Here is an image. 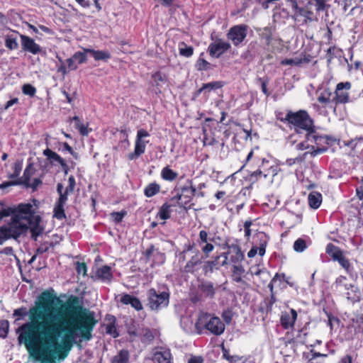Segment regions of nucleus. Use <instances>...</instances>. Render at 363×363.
I'll return each mask as SVG.
<instances>
[{
  "instance_id": "nucleus-5",
  "label": "nucleus",
  "mask_w": 363,
  "mask_h": 363,
  "mask_svg": "<svg viewBox=\"0 0 363 363\" xmlns=\"http://www.w3.org/2000/svg\"><path fill=\"white\" fill-rule=\"evenodd\" d=\"M284 121L292 125L298 133L302 130H309L313 128V121L306 111L297 112H289L286 113Z\"/></svg>"
},
{
  "instance_id": "nucleus-53",
  "label": "nucleus",
  "mask_w": 363,
  "mask_h": 363,
  "mask_svg": "<svg viewBox=\"0 0 363 363\" xmlns=\"http://www.w3.org/2000/svg\"><path fill=\"white\" fill-rule=\"evenodd\" d=\"M125 215V211L113 212L111 213V217L116 223H118L122 221Z\"/></svg>"
},
{
  "instance_id": "nucleus-18",
  "label": "nucleus",
  "mask_w": 363,
  "mask_h": 363,
  "mask_svg": "<svg viewBox=\"0 0 363 363\" xmlns=\"http://www.w3.org/2000/svg\"><path fill=\"white\" fill-rule=\"evenodd\" d=\"M148 143V140H139L135 139L134 152L128 154V160H134L142 155L145 152L146 145Z\"/></svg>"
},
{
  "instance_id": "nucleus-8",
  "label": "nucleus",
  "mask_w": 363,
  "mask_h": 363,
  "mask_svg": "<svg viewBox=\"0 0 363 363\" xmlns=\"http://www.w3.org/2000/svg\"><path fill=\"white\" fill-rule=\"evenodd\" d=\"M128 332L130 335L139 337L141 342L145 344H150L155 338L153 332L143 325H133L128 328Z\"/></svg>"
},
{
  "instance_id": "nucleus-22",
  "label": "nucleus",
  "mask_w": 363,
  "mask_h": 363,
  "mask_svg": "<svg viewBox=\"0 0 363 363\" xmlns=\"http://www.w3.org/2000/svg\"><path fill=\"white\" fill-rule=\"evenodd\" d=\"M308 200L310 207L313 209H317L321 204L322 195L317 191H313L309 194Z\"/></svg>"
},
{
  "instance_id": "nucleus-2",
  "label": "nucleus",
  "mask_w": 363,
  "mask_h": 363,
  "mask_svg": "<svg viewBox=\"0 0 363 363\" xmlns=\"http://www.w3.org/2000/svg\"><path fill=\"white\" fill-rule=\"evenodd\" d=\"M34 213L30 203H20L11 209L10 220L0 227V230L9 238L17 239L25 233L30 225V217Z\"/></svg>"
},
{
  "instance_id": "nucleus-30",
  "label": "nucleus",
  "mask_w": 363,
  "mask_h": 363,
  "mask_svg": "<svg viewBox=\"0 0 363 363\" xmlns=\"http://www.w3.org/2000/svg\"><path fill=\"white\" fill-rule=\"evenodd\" d=\"M333 94L330 89H325L321 91L318 97V101L323 104H328L334 102L333 98L332 99Z\"/></svg>"
},
{
  "instance_id": "nucleus-13",
  "label": "nucleus",
  "mask_w": 363,
  "mask_h": 363,
  "mask_svg": "<svg viewBox=\"0 0 363 363\" xmlns=\"http://www.w3.org/2000/svg\"><path fill=\"white\" fill-rule=\"evenodd\" d=\"M21 39V45L25 51H28L33 55L41 52L42 49L33 39L24 35H20Z\"/></svg>"
},
{
  "instance_id": "nucleus-44",
  "label": "nucleus",
  "mask_w": 363,
  "mask_h": 363,
  "mask_svg": "<svg viewBox=\"0 0 363 363\" xmlns=\"http://www.w3.org/2000/svg\"><path fill=\"white\" fill-rule=\"evenodd\" d=\"M213 238H211L208 237V234L207 231L202 230L199 232V240H197L198 245L199 246H201L205 242H207L208 241H212Z\"/></svg>"
},
{
  "instance_id": "nucleus-4",
  "label": "nucleus",
  "mask_w": 363,
  "mask_h": 363,
  "mask_svg": "<svg viewBox=\"0 0 363 363\" xmlns=\"http://www.w3.org/2000/svg\"><path fill=\"white\" fill-rule=\"evenodd\" d=\"M195 327L199 333L206 329L215 335H220L225 330V324L220 318L203 312L199 313Z\"/></svg>"
},
{
  "instance_id": "nucleus-57",
  "label": "nucleus",
  "mask_w": 363,
  "mask_h": 363,
  "mask_svg": "<svg viewBox=\"0 0 363 363\" xmlns=\"http://www.w3.org/2000/svg\"><path fill=\"white\" fill-rule=\"evenodd\" d=\"M71 193L70 191H67V189H65L64 193L60 194L59 199L56 203L62 205H65L67 201L68 194Z\"/></svg>"
},
{
  "instance_id": "nucleus-24",
  "label": "nucleus",
  "mask_w": 363,
  "mask_h": 363,
  "mask_svg": "<svg viewBox=\"0 0 363 363\" xmlns=\"http://www.w3.org/2000/svg\"><path fill=\"white\" fill-rule=\"evenodd\" d=\"M311 241L309 238H299L294 242L293 248L294 251L297 252H302L308 247V245H311Z\"/></svg>"
},
{
  "instance_id": "nucleus-61",
  "label": "nucleus",
  "mask_w": 363,
  "mask_h": 363,
  "mask_svg": "<svg viewBox=\"0 0 363 363\" xmlns=\"http://www.w3.org/2000/svg\"><path fill=\"white\" fill-rule=\"evenodd\" d=\"M252 225V222L250 220H246L244 223V228H245V236L246 238H249L251 235L250 226Z\"/></svg>"
},
{
  "instance_id": "nucleus-21",
  "label": "nucleus",
  "mask_w": 363,
  "mask_h": 363,
  "mask_svg": "<svg viewBox=\"0 0 363 363\" xmlns=\"http://www.w3.org/2000/svg\"><path fill=\"white\" fill-rule=\"evenodd\" d=\"M43 155L47 157L50 163L52 165H55L57 163L60 165L65 162L60 155L49 148H47L43 151Z\"/></svg>"
},
{
  "instance_id": "nucleus-51",
  "label": "nucleus",
  "mask_w": 363,
  "mask_h": 363,
  "mask_svg": "<svg viewBox=\"0 0 363 363\" xmlns=\"http://www.w3.org/2000/svg\"><path fill=\"white\" fill-rule=\"evenodd\" d=\"M315 10L320 12L325 10L329 6L326 4L325 0H315Z\"/></svg>"
},
{
  "instance_id": "nucleus-11",
  "label": "nucleus",
  "mask_w": 363,
  "mask_h": 363,
  "mask_svg": "<svg viewBox=\"0 0 363 363\" xmlns=\"http://www.w3.org/2000/svg\"><path fill=\"white\" fill-rule=\"evenodd\" d=\"M219 289L218 284L207 281L202 280L198 286V291L201 296L205 298H213L216 294V291Z\"/></svg>"
},
{
  "instance_id": "nucleus-28",
  "label": "nucleus",
  "mask_w": 363,
  "mask_h": 363,
  "mask_svg": "<svg viewBox=\"0 0 363 363\" xmlns=\"http://www.w3.org/2000/svg\"><path fill=\"white\" fill-rule=\"evenodd\" d=\"M258 236L259 239V247H257V253L262 257L265 254L266 247L269 241V238L264 233H260Z\"/></svg>"
},
{
  "instance_id": "nucleus-64",
  "label": "nucleus",
  "mask_w": 363,
  "mask_h": 363,
  "mask_svg": "<svg viewBox=\"0 0 363 363\" xmlns=\"http://www.w3.org/2000/svg\"><path fill=\"white\" fill-rule=\"evenodd\" d=\"M222 317L226 323H230L232 320L233 315L230 311H225L223 313Z\"/></svg>"
},
{
  "instance_id": "nucleus-25",
  "label": "nucleus",
  "mask_w": 363,
  "mask_h": 363,
  "mask_svg": "<svg viewBox=\"0 0 363 363\" xmlns=\"http://www.w3.org/2000/svg\"><path fill=\"white\" fill-rule=\"evenodd\" d=\"M326 252L333 258L335 261H338L341 257H343L342 251L340 248L332 243H329L326 247Z\"/></svg>"
},
{
  "instance_id": "nucleus-48",
  "label": "nucleus",
  "mask_w": 363,
  "mask_h": 363,
  "mask_svg": "<svg viewBox=\"0 0 363 363\" xmlns=\"http://www.w3.org/2000/svg\"><path fill=\"white\" fill-rule=\"evenodd\" d=\"M85 51L77 52L74 54L73 57L78 64H82L86 61V55Z\"/></svg>"
},
{
  "instance_id": "nucleus-17",
  "label": "nucleus",
  "mask_w": 363,
  "mask_h": 363,
  "mask_svg": "<svg viewBox=\"0 0 363 363\" xmlns=\"http://www.w3.org/2000/svg\"><path fill=\"white\" fill-rule=\"evenodd\" d=\"M120 301L125 305H130L136 311L143 309V305L140 299L132 295L125 294L121 297Z\"/></svg>"
},
{
  "instance_id": "nucleus-9",
  "label": "nucleus",
  "mask_w": 363,
  "mask_h": 363,
  "mask_svg": "<svg viewBox=\"0 0 363 363\" xmlns=\"http://www.w3.org/2000/svg\"><path fill=\"white\" fill-rule=\"evenodd\" d=\"M248 26L245 24H240L233 26L227 33V37L230 40L233 45L238 46L246 38Z\"/></svg>"
},
{
  "instance_id": "nucleus-34",
  "label": "nucleus",
  "mask_w": 363,
  "mask_h": 363,
  "mask_svg": "<svg viewBox=\"0 0 363 363\" xmlns=\"http://www.w3.org/2000/svg\"><path fill=\"white\" fill-rule=\"evenodd\" d=\"M178 176V174L169 167H164L161 171V177L165 181L172 182Z\"/></svg>"
},
{
  "instance_id": "nucleus-19",
  "label": "nucleus",
  "mask_w": 363,
  "mask_h": 363,
  "mask_svg": "<svg viewBox=\"0 0 363 363\" xmlns=\"http://www.w3.org/2000/svg\"><path fill=\"white\" fill-rule=\"evenodd\" d=\"M345 296L348 301L355 303L361 300V292L357 286L351 284L348 289L345 291Z\"/></svg>"
},
{
  "instance_id": "nucleus-36",
  "label": "nucleus",
  "mask_w": 363,
  "mask_h": 363,
  "mask_svg": "<svg viewBox=\"0 0 363 363\" xmlns=\"http://www.w3.org/2000/svg\"><path fill=\"white\" fill-rule=\"evenodd\" d=\"M179 52L183 57H190L194 54V48L192 46L187 45L185 43L181 42L179 44Z\"/></svg>"
},
{
  "instance_id": "nucleus-38",
  "label": "nucleus",
  "mask_w": 363,
  "mask_h": 363,
  "mask_svg": "<svg viewBox=\"0 0 363 363\" xmlns=\"http://www.w3.org/2000/svg\"><path fill=\"white\" fill-rule=\"evenodd\" d=\"M339 264L345 269L346 272L351 277H352L353 274V267L351 265L348 259L345 257H341L338 261Z\"/></svg>"
},
{
  "instance_id": "nucleus-16",
  "label": "nucleus",
  "mask_w": 363,
  "mask_h": 363,
  "mask_svg": "<svg viewBox=\"0 0 363 363\" xmlns=\"http://www.w3.org/2000/svg\"><path fill=\"white\" fill-rule=\"evenodd\" d=\"M95 279L104 282H110L113 279L111 268L107 265L99 268L95 274Z\"/></svg>"
},
{
  "instance_id": "nucleus-12",
  "label": "nucleus",
  "mask_w": 363,
  "mask_h": 363,
  "mask_svg": "<svg viewBox=\"0 0 363 363\" xmlns=\"http://www.w3.org/2000/svg\"><path fill=\"white\" fill-rule=\"evenodd\" d=\"M230 48V44L220 39L211 43L208 48L210 55L219 57Z\"/></svg>"
},
{
  "instance_id": "nucleus-32",
  "label": "nucleus",
  "mask_w": 363,
  "mask_h": 363,
  "mask_svg": "<svg viewBox=\"0 0 363 363\" xmlns=\"http://www.w3.org/2000/svg\"><path fill=\"white\" fill-rule=\"evenodd\" d=\"M196 193V188L193 186L191 180H187L186 184L182 187V194L189 198H192Z\"/></svg>"
},
{
  "instance_id": "nucleus-55",
  "label": "nucleus",
  "mask_w": 363,
  "mask_h": 363,
  "mask_svg": "<svg viewBox=\"0 0 363 363\" xmlns=\"http://www.w3.org/2000/svg\"><path fill=\"white\" fill-rule=\"evenodd\" d=\"M75 127L79 130V133L82 135H87L89 134V130L86 125L82 123H76Z\"/></svg>"
},
{
  "instance_id": "nucleus-14",
  "label": "nucleus",
  "mask_w": 363,
  "mask_h": 363,
  "mask_svg": "<svg viewBox=\"0 0 363 363\" xmlns=\"http://www.w3.org/2000/svg\"><path fill=\"white\" fill-rule=\"evenodd\" d=\"M203 256L199 250L194 252V255L184 266V271L187 273H193L196 267L202 262Z\"/></svg>"
},
{
  "instance_id": "nucleus-43",
  "label": "nucleus",
  "mask_w": 363,
  "mask_h": 363,
  "mask_svg": "<svg viewBox=\"0 0 363 363\" xmlns=\"http://www.w3.org/2000/svg\"><path fill=\"white\" fill-rule=\"evenodd\" d=\"M5 45L7 48H9L10 50H16L18 47V44L17 43L16 38L12 37L11 35H9V36L6 37Z\"/></svg>"
},
{
  "instance_id": "nucleus-33",
  "label": "nucleus",
  "mask_w": 363,
  "mask_h": 363,
  "mask_svg": "<svg viewBox=\"0 0 363 363\" xmlns=\"http://www.w3.org/2000/svg\"><path fill=\"white\" fill-rule=\"evenodd\" d=\"M274 30L272 27H264L259 29V35L262 39L265 40V43L269 45L272 40V35Z\"/></svg>"
},
{
  "instance_id": "nucleus-15",
  "label": "nucleus",
  "mask_w": 363,
  "mask_h": 363,
  "mask_svg": "<svg viewBox=\"0 0 363 363\" xmlns=\"http://www.w3.org/2000/svg\"><path fill=\"white\" fill-rule=\"evenodd\" d=\"M296 318L297 313L294 309L291 308L289 313L285 312L282 313L281 324L284 328L289 329L294 326Z\"/></svg>"
},
{
  "instance_id": "nucleus-35",
  "label": "nucleus",
  "mask_w": 363,
  "mask_h": 363,
  "mask_svg": "<svg viewBox=\"0 0 363 363\" xmlns=\"http://www.w3.org/2000/svg\"><path fill=\"white\" fill-rule=\"evenodd\" d=\"M160 186L157 183L149 184L144 189V194L150 198L160 192Z\"/></svg>"
},
{
  "instance_id": "nucleus-37",
  "label": "nucleus",
  "mask_w": 363,
  "mask_h": 363,
  "mask_svg": "<svg viewBox=\"0 0 363 363\" xmlns=\"http://www.w3.org/2000/svg\"><path fill=\"white\" fill-rule=\"evenodd\" d=\"M203 55V52L200 55L196 64V67L199 71H206L211 69V64L202 57Z\"/></svg>"
},
{
  "instance_id": "nucleus-60",
  "label": "nucleus",
  "mask_w": 363,
  "mask_h": 363,
  "mask_svg": "<svg viewBox=\"0 0 363 363\" xmlns=\"http://www.w3.org/2000/svg\"><path fill=\"white\" fill-rule=\"evenodd\" d=\"M155 252H156L157 255L162 256V255H161L158 252V250L155 248L153 245H151L149 248L146 250L145 255L147 257V259H150Z\"/></svg>"
},
{
  "instance_id": "nucleus-20",
  "label": "nucleus",
  "mask_w": 363,
  "mask_h": 363,
  "mask_svg": "<svg viewBox=\"0 0 363 363\" xmlns=\"http://www.w3.org/2000/svg\"><path fill=\"white\" fill-rule=\"evenodd\" d=\"M153 359L158 363H172V354L169 350L162 349L154 354Z\"/></svg>"
},
{
  "instance_id": "nucleus-29",
  "label": "nucleus",
  "mask_w": 363,
  "mask_h": 363,
  "mask_svg": "<svg viewBox=\"0 0 363 363\" xmlns=\"http://www.w3.org/2000/svg\"><path fill=\"white\" fill-rule=\"evenodd\" d=\"M111 363H129V352L128 350H121L115 355Z\"/></svg>"
},
{
  "instance_id": "nucleus-52",
  "label": "nucleus",
  "mask_w": 363,
  "mask_h": 363,
  "mask_svg": "<svg viewBox=\"0 0 363 363\" xmlns=\"http://www.w3.org/2000/svg\"><path fill=\"white\" fill-rule=\"evenodd\" d=\"M77 272L79 274H82L83 276L86 275L87 267L84 262H77Z\"/></svg>"
},
{
  "instance_id": "nucleus-40",
  "label": "nucleus",
  "mask_w": 363,
  "mask_h": 363,
  "mask_svg": "<svg viewBox=\"0 0 363 363\" xmlns=\"http://www.w3.org/2000/svg\"><path fill=\"white\" fill-rule=\"evenodd\" d=\"M222 86L220 82H212L206 84H203L201 88L199 90V93H201L203 91H211L213 89H219Z\"/></svg>"
},
{
  "instance_id": "nucleus-58",
  "label": "nucleus",
  "mask_w": 363,
  "mask_h": 363,
  "mask_svg": "<svg viewBox=\"0 0 363 363\" xmlns=\"http://www.w3.org/2000/svg\"><path fill=\"white\" fill-rule=\"evenodd\" d=\"M150 136L149 133L145 129H140L137 132L136 139L139 140H145V138Z\"/></svg>"
},
{
  "instance_id": "nucleus-6",
  "label": "nucleus",
  "mask_w": 363,
  "mask_h": 363,
  "mask_svg": "<svg viewBox=\"0 0 363 363\" xmlns=\"http://www.w3.org/2000/svg\"><path fill=\"white\" fill-rule=\"evenodd\" d=\"M147 306L153 311H159L166 308L169 302V294L166 291H157L150 289L147 291Z\"/></svg>"
},
{
  "instance_id": "nucleus-1",
  "label": "nucleus",
  "mask_w": 363,
  "mask_h": 363,
  "mask_svg": "<svg viewBox=\"0 0 363 363\" xmlns=\"http://www.w3.org/2000/svg\"><path fill=\"white\" fill-rule=\"evenodd\" d=\"M28 314L29 321L17 330L18 341L40 363H57L69 354L77 338L89 341L97 323L95 313L84 308L77 296L62 303L49 291L42 292L28 312L15 309L13 316Z\"/></svg>"
},
{
  "instance_id": "nucleus-42",
  "label": "nucleus",
  "mask_w": 363,
  "mask_h": 363,
  "mask_svg": "<svg viewBox=\"0 0 363 363\" xmlns=\"http://www.w3.org/2000/svg\"><path fill=\"white\" fill-rule=\"evenodd\" d=\"M32 174V169L30 166L27 167L24 170L23 177L19 179L21 181V184L29 186V181Z\"/></svg>"
},
{
  "instance_id": "nucleus-46",
  "label": "nucleus",
  "mask_w": 363,
  "mask_h": 363,
  "mask_svg": "<svg viewBox=\"0 0 363 363\" xmlns=\"http://www.w3.org/2000/svg\"><path fill=\"white\" fill-rule=\"evenodd\" d=\"M22 91L25 95L33 97L35 95L36 89L30 84H26L22 86Z\"/></svg>"
},
{
  "instance_id": "nucleus-62",
  "label": "nucleus",
  "mask_w": 363,
  "mask_h": 363,
  "mask_svg": "<svg viewBox=\"0 0 363 363\" xmlns=\"http://www.w3.org/2000/svg\"><path fill=\"white\" fill-rule=\"evenodd\" d=\"M67 63L68 65V68L70 70H74L77 68V64L75 60L74 59L73 56L69 59L67 60Z\"/></svg>"
},
{
  "instance_id": "nucleus-26",
  "label": "nucleus",
  "mask_w": 363,
  "mask_h": 363,
  "mask_svg": "<svg viewBox=\"0 0 363 363\" xmlns=\"http://www.w3.org/2000/svg\"><path fill=\"white\" fill-rule=\"evenodd\" d=\"M245 273V269L241 264H234L232 269L233 280L237 283L242 281V274Z\"/></svg>"
},
{
  "instance_id": "nucleus-10",
  "label": "nucleus",
  "mask_w": 363,
  "mask_h": 363,
  "mask_svg": "<svg viewBox=\"0 0 363 363\" xmlns=\"http://www.w3.org/2000/svg\"><path fill=\"white\" fill-rule=\"evenodd\" d=\"M351 88L350 82H340L337 84L335 90V96L333 97L335 104H345L349 101L347 91Z\"/></svg>"
},
{
  "instance_id": "nucleus-63",
  "label": "nucleus",
  "mask_w": 363,
  "mask_h": 363,
  "mask_svg": "<svg viewBox=\"0 0 363 363\" xmlns=\"http://www.w3.org/2000/svg\"><path fill=\"white\" fill-rule=\"evenodd\" d=\"M309 154H310L309 152H306L303 154H302L301 155H298L296 157L293 158L294 160V164H301V163H302L303 161H305L307 155H309Z\"/></svg>"
},
{
  "instance_id": "nucleus-50",
  "label": "nucleus",
  "mask_w": 363,
  "mask_h": 363,
  "mask_svg": "<svg viewBox=\"0 0 363 363\" xmlns=\"http://www.w3.org/2000/svg\"><path fill=\"white\" fill-rule=\"evenodd\" d=\"M196 250L194 249V245L193 244H190V243L185 244L184 249L180 255V258L182 259L183 260H184L185 255L186 253H188L189 252H191L192 253H194V252H195Z\"/></svg>"
},
{
  "instance_id": "nucleus-59",
  "label": "nucleus",
  "mask_w": 363,
  "mask_h": 363,
  "mask_svg": "<svg viewBox=\"0 0 363 363\" xmlns=\"http://www.w3.org/2000/svg\"><path fill=\"white\" fill-rule=\"evenodd\" d=\"M69 185L66 187L67 191L72 192L74 189L76 182L74 176L71 175L68 179Z\"/></svg>"
},
{
  "instance_id": "nucleus-3",
  "label": "nucleus",
  "mask_w": 363,
  "mask_h": 363,
  "mask_svg": "<svg viewBox=\"0 0 363 363\" xmlns=\"http://www.w3.org/2000/svg\"><path fill=\"white\" fill-rule=\"evenodd\" d=\"M228 256L230 262L234 264H240L244 259L245 255L241 251V248L236 244L228 245V251L217 255L213 260L206 262L208 267L212 270L213 268H218V266H225L228 264Z\"/></svg>"
},
{
  "instance_id": "nucleus-31",
  "label": "nucleus",
  "mask_w": 363,
  "mask_h": 363,
  "mask_svg": "<svg viewBox=\"0 0 363 363\" xmlns=\"http://www.w3.org/2000/svg\"><path fill=\"white\" fill-rule=\"evenodd\" d=\"M347 277L345 276H339L334 283V286H335L336 289L340 292H343L348 289L350 286H351L352 284H347L346 283Z\"/></svg>"
},
{
  "instance_id": "nucleus-47",
  "label": "nucleus",
  "mask_w": 363,
  "mask_h": 363,
  "mask_svg": "<svg viewBox=\"0 0 363 363\" xmlns=\"http://www.w3.org/2000/svg\"><path fill=\"white\" fill-rule=\"evenodd\" d=\"M210 242L211 241L205 242L203 245L200 246L202 252L206 257H208L209 254L214 250V245Z\"/></svg>"
},
{
  "instance_id": "nucleus-56",
  "label": "nucleus",
  "mask_w": 363,
  "mask_h": 363,
  "mask_svg": "<svg viewBox=\"0 0 363 363\" xmlns=\"http://www.w3.org/2000/svg\"><path fill=\"white\" fill-rule=\"evenodd\" d=\"M19 184H21V179H17L15 181H10V182H4L0 184V189H4L7 187H9L11 186H15V185H19Z\"/></svg>"
},
{
  "instance_id": "nucleus-27",
  "label": "nucleus",
  "mask_w": 363,
  "mask_h": 363,
  "mask_svg": "<svg viewBox=\"0 0 363 363\" xmlns=\"http://www.w3.org/2000/svg\"><path fill=\"white\" fill-rule=\"evenodd\" d=\"M176 204H174L175 206ZM173 205L169 204L168 203H164L160 208L157 216L160 217L162 220H167L171 216L172 207Z\"/></svg>"
},
{
  "instance_id": "nucleus-23",
  "label": "nucleus",
  "mask_w": 363,
  "mask_h": 363,
  "mask_svg": "<svg viewBox=\"0 0 363 363\" xmlns=\"http://www.w3.org/2000/svg\"><path fill=\"white\" fill-rule=\"evenodd\" d=\"M85 52L91 54L95 60L106 61L111 58V54L108 51L95 50L92 49H85Z\"/></svg>"
},
{
  "instance_id": "nucleus-39",
  "label": "nucleus",
  "mask_w": 363,
  "mask_h": 363,
  "mask_svg": "<svg viewBox=\"0 0 363 363\" xmlns=\"http://www.w3.org/2000/svg\"><path fill=\"white\" fill-rule=\"evenodd\" d=\"M128 138V132L125 130H121L120 131V138L121 139V141L118 145L121 148H123L124 150H125L129 147L130 143Z\"/></svg>"
},
{
  "instance_id": "nucleus-7",
  "label": "nucleus",
  "mask_w": 363,
  "mask_h": 363,
  "mask_svg": "<svg viewBox=\"0 0 363 363\" xmlns=\"http://www.w3.org/2000/svg\"><path fill=\"white\" fill-rule=\"evenodd\" d=\"M305 131L306 132V142L311 144L314 143L317 145L316 147H315L313 145H311L312 151L310 152V155L312 157H315L316 155L323 153L327 150V147L320 146L328 143V137L325 135H322L318 132H317L313 124V128H310L309 130H306Z\"/></svg>"
},
{
  "instance_id": "nucleus-49",
  "label": "nucleus",
  "mask_w": 363,
  "mask_h": 363,
  "mask_svg": "<svg viewBox=\"0 0 363 363\" xmlns=\"http://www.w3.org/2000/svg\"><path fill=\"white\" fill-rule=\"evenodd\" d=\"M13 172L9 175V179L18 178L21 171V164L18 162H16L13 167Z\"/></svg>"
},
{
  "instance_id": "nucleus-41",
  "label": "nucleus",
  "mask_w": 363,
  "mask_h": 363,
  "mask_svg": "<svg viewBox=\"0 0 363 363\" xmlns=\"http://www.w3.org/2000/svg\"><path fill=\"white\" fill-rule=\"evenodd\" d=\"M64 206L65 205L59 204L57 203H55L54 207V217L58 220H62L66 217Z\"/></svg>"
},
{
  "instance_id": "nucleus-54",
  "label": "nucleus",
  "mask_w": 363,
  "mask_h": 363,
  "mask_svg": "<svg viewBox=\"0 0 363 363\" xmlns=\"http://www.w3.org/2000/svg\"><path fill=\"white\" fill-rule=\"evenodd\" d=\"M106 330V333L111 335L113 337H116L119 335V333L117 332L115 325L113 323L107 325Z\"/></svg>"
},
{
  "instance_id": "nucleus-45",
  "label": "nucleus",
  "mask_w": 363,
  "mask_h": 363,
  "mask_svg": "<svg viewBox=\"0 0 363 363\" xmlns=\"http://www.w3.org/2000/svg\"><path fill=\"white\" fill-rule=\"evenodd\" d=\"M9 328L8 320H4L0 322V337L6 338L7 337Z\"/></svg>"
}]
</instances>
